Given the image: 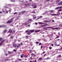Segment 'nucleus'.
Returning <instances> with one entry per match:
<instances>
[{
	"instance_id": "nucleus-41",
	"label": "nucleus",
	"mask_w": 62,
	"mask_h": 62,
	"mask_svg": "<svg viewBox=\"0 0 62 62\" xmlns=\"http://www.w3.org/2000/svg\"><path fill=\"white\" fill-rule=\"evenodd\" d=\"M5 61H8V59H5Z\"/></svg>"
},
{
	"instance_id": "nucleus-7",
	"label": "nucleus",
	"mask_w": 62,
	"mask_h": 62,
	"mask_svg": "<svg viewBox=\"0 0 62 62\" xmlns=\"http://www.w3.org/2000/svg\"><path fill=\"white\" fill-rule=\"evenodd\" d=\"M23 45V43H21V44H20L19 45H17V47L18 48L19 47H20L21 46V45Z\"/></svg>"
},
{
	"instance_id": "nucleus-33",
	"label": "nucleus",
	"mask_w": 62,
	"mask_h": 62,
	"mask_svg": "<svg viewBox=\"0 0 62 62\" xmlns=\"http://www.w3.org/2000/svg\"><path fill=\"white\" fill-rule=\"evenodd\" d=\"M59 14V12H58V14H55V15H58Z\"/></svg>"
},
{
	"instance_id": "nucleus-26",
	"label": "nucleus",
	"mask_w": 62,
	"mask_h": 62,
	"mask_svg": "<svg viewBox=\"0 0 62 62\" xmlns=\"http://www.w3.org/2000/svg\"><path fill=\"white\" fill-rule=\"evenodd\" d=\"M62 57V56H61V55H58V57H60V58H61Z\"/></svg>"
},
{
	"instance_id": "nucleus-9",
	"label": "nucleus",
	"mask_w": 62,
	"mask_h": 62,
	"mask_svg": "<svg viewBox=\"0 0 62 62\" xmlns=\"http://www.w3.org/2000/svg\"><path fill=\"white\" fill-rule=\"evenodd\" d=\"M47 24L46 23L45 24L43 25H41V26H42V27H46V26H47Z\"/></svg>"
},
{
	"instance_id": "nucleus-21",
	"label": "nucleus",
	"mask_w": 62,
	"mask_h": 62,
	"mask_svg": "<svg viewBox=\"0 0 62 62\" xmlns=\"http://www.w3.org/2000/svg\"><path fill=\"white\" fill-rule=\"evenodd\" d=\"M60 1V0H56V3H58Z\"/></svg>"
},
{
	"instance_id": "nucleus-17",
	"label": "nucleus",
	"mask_w": 62,
	"mask_h": 62,
	"mask_svg": "<svg viewBox=\"0 0 62 62\" xmlns=\"http://www.w3.org/2000/svg\"><path fill=\"white\" fill-rule=\"evenodd\" d=\"M8 54H12L13 52H10V51H8Z\"/></svg>"
},
{
	"instance_id": "nucleus-37",
	"label": "nucleus",
	"mask_w": 62,
	"mask_h": 62,
	"mask_svg": "<svg viewBox=\"0 0 62 62\" xmlns=\"http://www.w3.org/2000/svg\"><path fill=\"white\" fill-rule=\"evenodd\" d=\"M2 40V38H0V42Z\"/></svg>"
},
{
	"instance_id": "nucleus-54",
	"label": "nucleus",
	"mask_w": 62,
	"mask_h": 62,
	"mask_svg": "<svg viewBox=\"0 0 62 62\" xmlns=\"http://www.w3.org/2000/svg\"><path fill=\"white\" fill-rule=\"evenodd\" d=\"M19 19V17L18 16L17 17V19Z\"/></svg>"
},
{
	"instance_id": "nucleus-19",
	"label": "nucleus",
	"mask_w": 62,
	"mask_h": 62,
	"mask_svg": "<svg viewBox=\"0 0 62 62\" xmlns=\"http://www.w3.org/2000/svg\"><path fill=\"white\" fill-rule=\"evenodd\" d=\"M5 25H0V27H5Z\"/></svg>"
},
{
	"instance_id": "nucleus-58",
	"label": "nucleus",
	"mask_w": 62,
	"mask_h": 62,
	"mask_svg": "<svg viewBox=\"0 0 62 62\" xmlns=\"http://www.w3.org/2000/svg\"><path fill=\"white\" fill-rule=\"evenodd\" d=\"M49 48L50 49H52V47H49Z\"/></svg>"
},
{
	"instance_id": "nucleus-51",
	"label": "nucleus",
	"mask_w": 62,
	"mask_h": 62,
	"mask_svg": "<svg viewBox=\"0 0 62 62\" xmlns=\"http://www.w3.org/2000/svg\"><path fill=\"white\" fill-rule=\"evenodd\" d=\"M22 55L23 56H24V54H22Z\"/></svg>"
},
{
	"instance_id": "nucleus-50",
	"label": "nucleus",
	"mask_w": 62,
	"mask_h": 62,
	"mask_svg": "<svg viewBox=\"0 0 62 62\" xmlns=\"http://www.w3.org/2000/svg\"><path fill=\"white\" fill-rule=\"evenodd\" d=\"M28 27H29L30 26V24L28 25Z\"/></svg>"
},
{
	"instance_id": "nucleus-60",
	"label": "nucleus",
	"mask_w": 62,
	"mask_h": 62,
	"mask_svg": "<svg viewBox=\"0 0 62 62\" xmlns=\"http://www.w3.org/2000/svg\"><path fill=\"white\" fill-rule=\"evenodd\" d=\"M31 55H34V54H33V53L31 54Z\"/></svg>"
},
{
	"instance_id": "nucleus-35",
	"label": "nucleus",
	"mask_w": 62,
	"mask_h": 62,
	"mask_svg": "<svg viewBox=\"0 0 62 62\" xmlns=\"http://www.w3.org/2000/svg\"><path fill=\"white\" fill-rule=\"evenodd\" d=\"M42 18V16H41L39 17V18H38V19H39V18Z\"/></svg>"
},
{
	"instance_id": "nucleus-40",
	"label": "nucleus",
	"mask_w": 62,
	"mask_h": 62,
	"mask_svg": "<svg viewBox=\"0 0 62 62\" xmlns=\"http://www.w3.org/2000/svg\"><path fill=\"white\" fill-rule=\"evenodd\" d=\"M13 51H14V52H16V51H17V50H16L15 49L13 50Z\"/></svg>"
},
{
	"instance_id": "nucleus-15",
	"label": "nucleus",
	"mask_w": 62,
	"mask_h": 62,
	"mask_svg": "<svg viewBox=\"0 0 62 62\" xmlns=\"http://www.w3.org/2000/svg\"><path fill=\"white\" fill-rule=\"evenodd\" d=\"M40 31V30H37L36 31H35V32H39Z\"/></svg>"
},
{
	"instance_id": "nucleus-57",
	"label": "nucleus",
	"mask_w": 62,
	"mask_h": 62,
	"mask_svg": "<svg viewBox=\"0 0 62 62\" xmlns=\"http://www.w3.org/2000/svg\"><path fill=\"white\" fill-rule=\"evenodd\" d=\"M21 58H23V56L22 55H21Z\"/></svg>"
},
{
	"instance_id": "nucleus-14",
	"label": "nucleus",
	"mask_w": 62,
	"mask_h": 62,
	"mask_svg": "<svg viewBox=\"0 0 62 62\" xmlns=\"http://www.w3.org/2000/svg\"><path fill=\"white\" fill-rule=\"evenodd\" d=\"M33 19H36V18H37V17L36 16H35L34 15H33Z\"/></svg>"
},
{
	"instance_id": "nucleus-22",
	"label": "nucleus",
	"mask_w": 62,
	"mask_h": 62,
	"mask_svg": "<svg viewBox=\"0 0 62 62\" xmlns=\"http://www.w3.org/2000/svg\"><path fill=\"white\" fill-rule=\"evenodd\" d=\"M7 30H5L3 31V33H6L7 32Z\"/></svg>"
},
{
	"instance_id": "nucleus-59",
	"label": "nucleus",
	"mask_w": 62,
	"mask_h": 62,
	"mask_svg": "<svg viewBox=\"0 0 62 62\" xmlns=\"http://www.w3.org/2000/svg\"><path fill=\"white\" fill-rule=\"evenodd\" d=\"M35 11H33V12H31V13H35Z\"/></svg>"
},
{
	"instance_id": "nucleus-20",
	"label": "nucleus",
	"mask_w": 62,
	"mask_h": 62,
	"mask_svg": "<svg viewBox=\"0 0 62 62\" xmlns=\"http://www.w3.org/2000/svg\"><path fill=\"white\" fill-rule=\"evenodd\" d=\"M42 58H39V60L40 61L42 60Z\"/></svg>"
},
{
	"instance_id": "nucleus-61",
	"label": "nucleus",
	"mask_w": 62,
	"mask_h": 62,
	"mask_svg": "<svg viewBox=\"0 0 62 62\" xmlns=\"http://www.w3.org/2000/svg\"><path fill=\"white\" fill-rule=\"evenodd\" d=\"M50 0H46V1L47 2H48V1H49Z\"/></svg>"
},
{
	"instance_id": "nucleus-63",
	"label": "nucleus",
	"mask_w": 62,
	"mask_h": 62,
	"mask_svg": "<svg viewBox=\"0 0 62 62\" xmlns=\"http://www.w3.org/2000/svg\"><path fill=\"white\" fill-rule=\"evenodd\" d=\"M35 24L36 25H37L38 24V23H35Z\"/></svg>"
},
{
	"instance_id": "nucleus-64",
	"label": "nucleus",
	"mask_w": 62,
	"mask_h": 62,
	"mask_svg": "<svg viewBox=\"0 0 62 62\" xmlns=\"http://www.w3.org/2000/svg\"><path fill=\"white\" fill-rule=\"evenodd\" d=\"M5 55L6 56H7V55H8V54H5Z\"/></svg>"
},
{
	"instance_id": "nucleus-43",
	"label": "nucleus",
	"mask_w": 62,
	"mask_h": 62,
	"mask_svg": "<svg viewBox=\"0 0 62 62\" xmlns=\"http://www.w3.org/2000/svg\"><path fill=\"white\" fill-rule=\"evenodd\" d=\"M24 56L25 57H27V56L26 55H25Z\"/></svg>"
},
{
	"instance_id": "nucleus-56",
	"label": "nucleus",
	"mask_w": 62,
	"mask_h": 62,
	"mask_svg": "<svg viewBox=\"0 0 62 62\" xmlns=\"http://www.w3.org/2000/svg\"><path fill=\"white\" fill-rule=\"evenodd\" d=\"M42 47H43V46H41V48L42 49Z\"/></svg>"
},
{
	"instance_id": "nucleus-11",
	"label": "nucleus",
	"mask_w": 62,
	"mask_h": 62,
	"mask_svg": "<svg viewBox=\"0 0 62 62\" xmlns=\"http://www.w3.org/2000/svg\"><path fill=\"white\" fill-rule=\"evenodd\" d=\"M25 6H30L31 4L30 3L27 4H25Z\"/></svg>"
},
{
	"instance_id": "nucleus-48",
	"label": "nucleus",
	"mask_w": 62,
	"mask_h": 62,
	"mask_svg": "<svg viewBox=\"0 0 62 62\" xmlns=\"http://www.w3.org/2000/svg\"><path fill=\"white\" fill-rule=\"evenodd\" d=\"M55 45V46H57V44H54Z\"/></svg>"
},
{
	"instance_id": "nucleus-28",
	"label": "nucleus",
	"mask_w": 62,
	"mask_h": 62,
	"mask_svg": "<svg viewBox=\"0 0 62 62\" xmlns=\"http://www.w3.org/2000/svg\"><path fill=\"white\" fill-rule=\"evenodd\" d=\"M38 23H39V24H45L44 23H42L41 22H39Z\"/></svg>"
},
{
	"instance_id": "nucleus-23",
	"label": "nucleus",
	"mask_w": 62,
	"mask_h": 62,
	"mask_svg": "<svg viewBox=\"0 0 62 62\" xmlns=\"http://www.w3.org/2000/svg\"><path fill=\"white\" fill-rule=\"evenodd\" d=\"M58 5H62V2H60V3H58Z\"/></svg>"
},
{
	"instance_id": "nucleus-8",
	"label": "nucleus",
	"mask_w": 62,
	"mask_h": 62,
	"mask_svg": "<svg viewBox=\"0 0 62 62\" xmlns=\"http://www.w3.org/2000/svg\"><path fill=\"white\" fill-rule=\"evenodd\" d=\"M4 41H5L4 40H3L0 42V46L2 45L3 44V42H4Z\"/></svg>"
},
{
	"instance_id": "nucleus-39",
	"label": "nucleus",
	"mask_w": 62,
	"mask_h": 62,
	"mask_svg": "<svg viewBox=\"0 0 62 62\" xmlns=\"http://www.w3.org/2000/svg\"><path fill=\"white\" fill-rule=\"evenodd\" d=\"M36 44H39V43L38 42H36Z\"/></svg>"
},
{
	"instance_id": "nucleus-32",
	"label": "nucleus",
	"mask_w": 62,
	"mask_h": 62,
	"mask_svg": "<svg viewBox=\"0 0 62 62\" xmlns=\"http://www.w3.org/2000/svg\"><path fill=\"white\" fill-rule=\"evenodd\" d=\"M62 11V10H61V9H60L59 10H58V12H60V11Z\"/></svg>"
},
{
	"instance_id": "nucleus-27",
	"label": "nucleus",
	"mask_w": 62,
	"mask_h": 62,
	"mask_svg": "<svg viewBox=\"0 0 62 62\" xmlns=\"http://www.w3.org/2000/svg\"><path fill=\"white\" fill-rule=\"evenodd\" d=\"M50 11L51 13H52L54 12V10H51Z\"/></svg>"
},
{
	"instance_id": "nucleus-3",
	"label": "nucleus",
	"mask_w": 62,
	"mask_h": 62,
	"mask_svg": "<svg viewBox=\"0 0 62 62\" xmlns=\"http://www.w3.org/2000/svg\"><path fill=\"white\" fill-rule=\"evenodd\" d=\"M13 18H12L10 20H8V21L7 23H11V22L13 21Z\"/></svg>"
},
{
	"instance_id": "nucleus-42",
	"label": "nucleus",
	"mask_w": 62,
	"mask_h": 62,
	"mask_svg": "<svg viewBox=\"0 0 62 62\" xmlns=\"http://www.w3.org/2000/svg\"><path fill=\"white\" fill-rule=\"evenodd\" d=\"M41 45V43H39V46H40V45Z\"/></svg>"
},
{
	"instance_id": "nucleus-24",
	"label": "nucleus",
	"mask_w": 62,
	"mask_h": 62,
	"mask_svg": "<svg viewBox=\"0 0 62 62\" xmlns=\"http://www.w3.org/2000/svg\"><path fill=\"white\" fill-rule=\"evenodd\" d=\"M10 1H11V2H15V0H10Z\"/></svg>"
},
{
	"instance_id": "nucleus-47",
	"label": "nucleus",
	"mask_w": 62,
	"mask_h": 62,
	"mask_svg": "<svg viewBox=\"0 0 62 62\" xmlns=\"http://www.w3.org/2000/svg\"><path fill=\"white\" fill-rule=\"evenodd\" d=\"M47 12V11H46V12H45L44 13H43V15H44V14H45V13H46V12Z\"/></svg>"
},
{
	"instance_id": "nucleus-13",
	"label": "nucleus",
	"mask_w": 62,
	"mask_h": 62,
	"mask_svg": "<svg viewBox=\"0 0 62 62\" xmlns=\"http://www.w3.org/2000/svg\"><path fill=\"white\" fill-rule=\"evenodd\" d=\"M12 30L11 29H10L9 30V32L10 33H12Z\"/></svg>"
},
{
	"instance_id": "nucleus-45",
	"label": "nucleus",
	"mask_w": 62,
	"mask_h": 62,
	"mask_svg": "<svg viewBox=\"0 0 62 62\" xmlns=\"http://www.w3.org/2000/svg\"><path fill=\"white\" fill-rule=\"evenodd\" d=\"M45 51H44L43 52L42 54H45Z\"/></svg>"
},
{
	"instance_id": "nucleus-16",
	"label": "nucleus",
	"mask_w": 62,
	"mask_h": 62,
	"mask_svg": "<svg viewBox=\"0 0 62 62\" xmlns=\"http://www.w3.org/2000/svg\"><path fill=\"white\" fill-rule=\"evenodd\" d=\"M13 38H14V36L11 35L10 38L11 39H13Z\"/></svg>"
},
{
	"instance_id": "nucleus-10",
	"label": "nucleus",
	"mask_w": 62,
	"mask_h": 62,
	"mask_svg": "<svg viewBox=\"0 0 62 62\" xmlns=\"http://www.w3.org/2000/svg\"><path fill=\"white\" fill-rule=\"evenodd\" d=\"M13 46L14 47H16L17 46V45L15 44V43H13Z\"/></svg>"
},
{
	"instance_id": "nucleus-12",
	"label": "nucleus",
	"mask_w": 62,
	"mask_h": 62,
	"mask_svg": "<svg viewBox=\"0 0 62 62\" xmlns=\"http://www.w3.org/2000/svg\"><path fill=\"white\" fill-rule=\"evenodd\" d=\"M49 35L50 36V38H53L54 37V35H53V34H51Z\"/></svg>"
},
{
	"instance_id": "nucleus-49",
	"label": "nucleus",
	"mask_w": 62,
	"mask_h": 62,
	"mask_svg": "<svg viewBox=\"0 0 62 62\" xmlns=\"http://www.w3.org/2000/svg\"><path fill=\"white\" fill-rule=\"evenodd\" d=\"M28 36H26V39H28Z\"/></svg>"
},
{
	"instance_id": "nucleus-25",
	"label": "nucleus",
	"mask_w": 62,
	"mask_h": 62,
	"mask_svg": "<svg viewBox=\"0 0 62 62\" xmlns=\"http://www.w3.org/2000/svg\"><path fill=\"white\" fill-rule=\"evenodd\" d=\"M43 29L47 30V27H44L43 28Z\"/></svg>"
},
{
	"instance_id": "nucleus-18",
	"label": "nucleus",
	"mask_w": 62,
	"mask_h": 62,
	"mask_svg": "<svg viewBox=\"0 0 62 62\" xmlns=\"http://www.w3.org/2000/svg\"><path fill=\"white\" fill-rule=\"evenodd\" d=\"M25 13V11H23V12H21L20 13H22V14H23V13Z\"/></svg>"
},
{
	"instance_id": "nucleus-52",
	"label": "nucleus",
	"mask_w": 62,
	"mask_h": 62,
	"mask_svg": "<svg viewBox=\"0 0 62 62\" xmlns=\"http://www.w3.org/2000/svg\"><path fill=\"white\" fill-rule=\"evenodd\" d=\"M51 15H52V16H54L55 15V14H51Z\"/></svg>"
},
{
	"instance_id": "nucleus-36",
	"label": "nucleus",
	"mask_w": 62,
	"mask_h": 62,
	"mask_svg": "<svg viewBox=\"0 0 62 62\" xmlns=\"http://www.w3.org/2000/svg\"><path fill=\"white\" fill-rule=\"evenodd\" d=\"M59 26H62V24L59 25Z\"/></svg>"
},
{
	"instance_id": "nucleus-5",
	"label": "nucleus",
	"mask_w": 62,
	"mask_h": 62,
	"mask_svg": "<svg viewBox=\"0 0 62 62\" xmlns=\"http://www.w3.org/2000/svg\"><path fill=\"white\" fill-rule=\"evenodd\" d=\"M62 7H57L56 8H55V9H60L62 8Z\"/></svg>"
},
{
	"instance_id": "nucleus-29",
	"label": "nucleus",
	"mask_w": 62,
	"mask_h": 62,
	"mask_svg": "<svg viewBox=\"0 0 62 62\" xmlns=\"http://www.w3.org/2000/svg\"><path fill=\"white\" fill-rule=\"evenodd\" d=\"M5 11L6 12V13H8V10H5Z\"/></svg>"
},
{
	"instance_id": "nucleus-1",
	"label": "nucleus",
	"mask_w": 62,
	"mask_h": 62,
	"mask_svg": "<svg viewBox=\"0 0 62 62\" xmlns=\"http://www.w3.org/2000/svg\"><path fill=\"white\" fill-rule=\"evenodd\" d=\"M32 20L31 19H28V21L27 22L24 23L23 25H27L30 22H32Z\"/></svg>"
},
{
	"instance_id": "nucleus-6",
	"label": "nucleus",
	"mask_w": 62,
	"mask_h": 62,
	"mask_svg": "<svg viewBox=\"0 0 62 62\" xmlns=\"http://www.w3.org/2000/svg\"><path fill=\"white\" fill-rule=\"evenodd\" d=\"M43 22L46 23H48V22H51V21H48V20H44L43 21Z\"/></svg>"
},
{
	"instance_id": "nucleus-31",
	"label": "nucleus",
	"mask_w": 62,
	"mask_h": 62,
	"mask_svg": "<svg viewBox=\"0 0 62 62\" xmlns=\"http://www.w3.org/2000/svg\"><path fill=\"white\" fill-rule=\"evenodd\" d=\"M51 59V58L49 57H47V58L46 59Z\"/></svg>"
},
{
	"instance_id": "nucleus-4",
	"label": "nucleus",
	"mask_w": 62,
	"mask_h": 62,
	"mask_svg": "<svg viewBox=\"0 0 62 62\" xmlns=\"http://www.w3.org/2000/svg\"><path fill=\"white\" fill-rule=\"evenodd\" d=\"M47 28H51L52 29H58V28H52V27H47Z\"/></svg>"
},
{
	"instance_id": "nucleus-2",
	"label": "nucleus",
	"mask_w": 62,
	"mask_h": 62,
	"mask_svg": "<svg viewBox=\"0 0 62 62\" xmlns=\"http://www.w3.org/2000/svg\"><path fill=\"white\" fill-rule=\"evenodd\" d=\"M33 32H34V30H30L28 32V35L29 34H30L31 33H33Z\"/></svg>"
},
{
	"instance_id": "nucleus-30",
	"label": "nucleus",
	"mask_w": 62,
	"mask_h": 62,
	"mask_svg": "<svg viewBox=\"0 0 62 62\" xmlns=\"http://www.w3.org/2000/svg\"><path fill=\"white\" fill-rule=\"evenodd\" d=\"M33 8H37V6H34Z\"/></svg>"
},
{
	"instance_id": "nucleus-53",
	"label": "nucleus",
	"mask_w": 62,
	"mask_h": 62,
	"mask_svg": "<svg viewBox=\"0 0 62 62\" xmlns=\"http://www.w3.org/2000/svg\"><path fill=\"white\" fill-rule=\"evenodd\" d=\"M53 34H56V33L55 32H53Z\"/></svg>"
},
{
	"instance_id": "nucleus-44",
	"label": "nucleus",
	"mask_w": 62,
	"mask_h": 62,
	"mask_svg": "<svg viewBox=\"0 0 62 62\" xmlns=\"http://www.w3.org/2000/svg\"><path fill=\"white\" fill-rule=\"evenodd\" d=\"M59 36H58L56 38V39H57V38H59Z\"/></svg>"
},
{
	"instance_id": "nucleus-38",
	"label": "nucleus",
	"mask_w": 62,
	"mask_h": 62,
	"mask_svg": "<svg viewBox=\"0 0 62 62\" xmlns=\"http://www.w3.org/2000/svg\"><path fill=\"white\" fill-rule=\"evenodd\" d=\"M29 52H30V53H32L31 50H30Z\"/></svg>"
},
{
	"instance_id": "nucleus-34",
	"label": "nucleus",
	"mask_w": 62,
	"mask_h": 62,
	"mask_svg": "<svg viewBox=\"0 0 62 62\" xmlns=\"http://www.w3.org/2000/svg\"><path fill=\"white\" fill-rule=\"evenodd\" d=\"M17 14V12H16L14 14V15H15V14Z\"/></svg>"
},
{
	"instance_id": "nucleus-62",
	"label": "nucleus",
	"mask_w": 62,
	"mask_h": 62,
	"mask_svg": "<svg viewBox=\"0 0 62 62\" xmlns=\"http://www.w3.org/2000/svg\"><path fill=\"white\" fill-rule=\"evenodd\" d=\"M33 6H35V5H32V7H33Z\"/></svg>"
},
{
	"instance_id": "nucleus-46",
	"label": "nucleus",
	"mask_w": 62,
	"mask_h": 62,
	"mask_svg": "<svg viewBox=\"0 0 62 62\" xmlns=\"http://www.w3.org/2000/svg\"><path fill=\"white\" fill-rule=\"evenodd\" d=\"M61 50V49H56V50H55V51H56V50Z\"/></svg>"
},
{
	"instance_id": "nucleus-55",
	"label": "nucleus",
	"mask_w": 62,
	"mask_h": 62,
	"mask_svg": "<svg viewBox=\"0 0 62 62\" xmlns=\"http://www.w3.org/2000/svg\"><path fill=\"white\" fill-rule=\"evenodd\" d=\"M9 12H11V10H9Z\"/></svg>"
}]
</instances>
